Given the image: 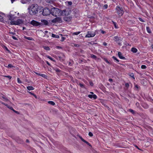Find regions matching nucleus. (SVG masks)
<instances>
[{
    "instance_id": "1",
    "label": "nucleus",
    "mask_w": 153,
    "mask_h": 153,
    "mask_svg": "<svg viewBox=\"0 0 153 153\" xmlns=\"http://www.w3.org/2000/svg\"><path fill=\"white\" fill-rule=\"evenodd\" d=\"M30 8L31 10L29 11L30 14L31 15H33L38 13L39 7L38 4H33L30 6Z\"/></svg>"
},
{
    "instance_id": "2",
    "label": "nucleus",
    "mask_w": 153,
    "mask_h": 153,
    "mask_svg": "<svg viewBox=\"0 0 153 153\" xmlns=\"http://www.w3.org/2000/svg\"><path fill=\"white\" fill-rule=\"evenodd\" d=\"M61 10L56 7H53L51 9V14L53 16L56 17L57 16L61 15Z\"/></svg>"
},
{
    "instance_id": "3",
    "label": "nucleus",
    "mask_w": 153,
    "mask_h": 153,
    "mask_svg": "<svg viewBox=\"0 0 153 153\" xmlns=\"http://www.w3.org/2000/svg\"><path fill=\"white\" fill-rule=\"evenodd\" d=\"M116 10L117 13L120 16H122L124 13L122 7H120L119 6H117L116 7Z\"/></svg>"
},
{
    "instance_id": "4",
    "label": "nucleus",
    "mask_w": 153,
    "mask_h": 153,
    "mask_svg": "<svg viewBox=\"0 0 153 153\" xmlns=\"http://www.w3.org/2000/svg\"><path fill=\"white\" fill-rule=\"evenodd\" d=\"M51 13V10L48 8H45L43 10L42 14L44 16H47Z\"/></svg>"
},
{
    "instance_id": "5",
    "label": "nucleus",
    "mask_w": 153,
    "mask_h": 153,
    "mask_svg": "<svg viewBox=\"0 0 153 153\" xmlns=\"http://www.w3.org/2000/svg\"><path fill=\"white\" fill-rule=\"evenodd\" d=\"M23 23V21L22 20L19 19L15 21H11L10 22L11 24L12 25H19L22 24Z\"/></svg>"
},
{
    "instance_id": "6",
    "label": "nucleus",
    "mask_w": 153,
    "mask_h": 153,
    "mask_svg": "<svg viewBox=\"0 0 153 153\" xmlns=\"http://www.w3.org/2000/svg\"><path fill=\"white\" fill-rule=\"evenodd\" d=\"M51 22L53 23H61L62 22V20L61 18L60 17H56L54 19L52 20Z\"/></svg>"
},
{
    "instance_id": "7",
    "label": "nucleus",
    "mask_w": 153,
    "mask_h": 153,
    "mask_svg": "<svg viewBox=\"0 0 153 153\" xmlns=\"http://www.w3.org/2000/svg\"><path fill=\"white\" fill-rule=\"evenodd\" d=\"M95 35V32H92L91 31H88V33L85 36V37L90 38L94 37Z\"/></svg>"
},
{
    "instance_id": "8",
    "label": "nucleus",
    "mask_w": 153,
    "mask_h": 153,
    "mask_svg": "<svg viewBox=\"0 0 153 153\" xmlns=\"http://www.w3.org/2000/svg\"><path fill=\"white\" fill-rule=\"evenodd\" d=\"M69 14L68 10L65 9L62 11L61 10V15L63 16H65L68 15Z\"/></svg>"
},
{
    "instance_id": "9",
    "label": "nucleus",
    "mask_w": 153,
    "mask_h": 153,
    "mask_svg": "<svg viewBox=\"0 0 153 153\" xmlns=\"http://www.w3.org/2000/svg\"><path fill=\"white\" fill-rule=\"evenodd\" d=\"M30 24L35 26H37L41 25V23L37 22L35 20L32 21L30 23Z\"/></svg>"
},
{
    "instance_id": "10",
    "label": "nucleus",
    "mask_w": 153,
    "mask_h": 153,
    "mask_svg": "<svg viewBox=\"0 0 153 153\" xmlns=\"http://www.w3.org/2000/svg\"><path fill=\"white\" fill-rule=\"evenodd\" d=\"M78 136L79 137V138L82 141L86 143V144L89 145V146L91 147V144L90 143H89L87 141H86L84 140L81 136L79 135H78Z\"/></svg>"
},
{
    "instance_id": "11",
    "label": "nucleus",
    "mask_w": 153,
    "mask_h": 153,
    "mask_svg": "<svg viewBox=\"0 0 153 153\" xmlns=\"http://www.w3.org/2000/svg\"><path fill=\"white\" fill-rule=\"evenodd\" d=\"M71 18L72 17L70 16H66L64 18V20L66 22H69L71 20Z\"/></svg>"
},
{
    "instance_id": "12",
    "label": "nucleus",
    "mask_w": 153,
    "mask_h": 153,
    "mask_svg": "<svg viewBox=\"0 0 153 153\" xmlns=\"http://www.w3.org/2000/svg\"><path fill=\"white\" fill-rule=\"evenodd\" d=\"M118 56L120 59H125L126 58L125 57L122 56V54L121 52H119L118 53Z\"/></svg>"
},
{
    "instance_id": "13",
    "label": "nucleus",
    "mask_w": 153,
    "mask_h": 153,
    "mask_svg": "<svg viewBox=\"0 0 153 153\" xmlns=\"http://www.w3.org/2000/svg\"><path fill=\"white\" fill-rule=\"evenodd\" d=\"M7 17L8 19L12 21L14 19V17L13 15L11 14L9 15H7Z\"/></svg>"
},
{
    "instance_id": "14",
    "label": "nucleus",
    "mask_w": 153,
    "mask_h": 153,
    "mask_svg": "<svg viewBox=\"0 0 153 153\" xmlns=\"http://www.w3.org/2000/svg\"><path fill=\"white\" fill-rule=\"evenodd\" d=\"M88 97L90 98H93L94 99H96L97 98V97L95 94H89L88 95Z\"/></svg>"
},
{
    "instance_id": "15",
    "label": "nucleus",
    "mask_w": 153,
    "mask_h": 153,
    "mask_svg": "<svg viewBox=\"0 0 153 153\" xmlns=\"http://www.w3.org/2000/svg\"><path fill=\"white\" fill-rule=\"evenodd\" d=\"M59 58L61 61H63L65 59V56L64 54H62V56H59Z\"/></svg>"
},
{
    "instance_id": "16",
    "label": "nucleus",
    "mask_w": 153,
    "mask_h": 153,
    "mask_svg": "<svg viewBox=\"0 0 153 153\" xmlns=\"http://www.w3.org/2000/svg\"><path fill=\"white\" fill-rule=\"evenodd\" d=\"M35 73L37 75L41 76L42 77L46 78L47 77V76L44 74H40L38 73Z\"/></svg>"
},
{
    "instance_id": "17",
    "label": "nucleus",
    "mask_w": 153,
    "mask_h": 153,
    "mask_svg": "<svg viewBox=\"0 0 153 153\" xmlns=\"http://www.w3.org/2000/svg\"><path fill=\"white\" fill-rule=\"evenodd\" d=\"M5 15L4 13L0 14V21H3L4 20V18L5 17Z\"/></svg>"
},
{
    "instance_id": "18",
    "label": "nucleus",
    "mask_w": 153,
    "mask_h": 153,
    "mask_svg": "<svg viewBox=\"0 0 153 153\" xmlns=\"http://www.w3.org/2000/svg\"><path fill=\"white\" fill-rule=\"evenodd\" d=\"M32 0H21V2L23 4L27 3L28 2H30Z\"/></svg>"
},
{
    "instance_id": "19",
    "label": "nucleus",
    "mask_w": 153,
    "mask_h": 153,
    "mask_svg": "<svg viewBox=\"0 0 153 153\" xmlns=\"http://www.w3.org/2000/svg\"><path fill=\"white\" fill-rule=\"evenodd\" d=\"M41 22L43 24L45 25H47L48 24V21L45 20H42Z\"/></svg>"
},
{
    "instance_id": "20",
    "label": "nucleus",
    "mask_w": 153,
    "mask_h": 153,
    "mask_svg": "<svg viewBox=\"0 0 153 153\" xmlns=\"http://www.w3.org/2000/svg\"><path fill=\"white\" fill-rule=\"evenodd\" d=\"M114 40L116 42H117L120 40V38L117 36H114Z\"/></svg>"
},
{
    "instance_id": "21",
    "label": "nucleus",
    "mask_w": 153,
    "mask_h": 153,
    "mask_svg": "<svg viewBox=\"0 0 153 153\" xmlns=\"http://www.w3.org/2000/svg\"><path fill=\"white\" fill-rule=\"evenodd\" d=\"M27 89L28 90H32L34 89V88L31 86H28L27 87Z\"/></svg>"
},
{
    "instance_id": "22",
    "label": "nucleus",
    "mask_w": 153,
    "mask_h": 153,
    "mask_svg": "<svg viewBox=\"0 0 153 153\" xmlns=\"http://www.w3.org/2000/svg\"><path fill=\"white\" fill-rule=\"evenodd\" d=\"M131 51L134 53H136L137 52V49L134 48H132L131 49Z\"/></svg>"
},
{
    "instance_id": "23",
    "label": "nucleus",
    "mask_w": 153,
    "mask_h": 153,
    "mask_svg": "<svg viewBox=\"0 0 153 153\" xmlns=\"http://www.w3.org/2000/svg\"><path fill=\"white\" fill-rule=\"evenodd\" d=\"M52 36L53 37L55 38H58L59 37V36L58 35H56L53 33H52Z\"/></svg>"
},
{
    "instance_id": "24",
    "label": "nucleus",
    "mask_w": 153,
    "mask_h": 153,
    "mask_svg": "<svg viewBox=\"0 0 153 153\" xmlns=\"http://www.w3.org/2000/svg\"><path fill=\"white\" fill-rule=\"evenodd\" d=\"M73 60L70 59L68 62V65L71 66L73 64Z\"/></svg>"
},
{
    "instance_id": "25",
    "label": "nucleus",
    "mask_w": 153,
    "mask_h": 153,
    "mask_svg": "<svg viewBox=\"0 0 153 153\" xmlns=\"http://www.w3.org/2000/svg\"><path fill=\"white\" fill-rule=\"evenodd\" d=\"M48 103L49 104L52 105H55V103L52 101H48Z\"/></svg>"
},
{
    "instance_id": "26",
    "label": "nucleus",
    "mask_w": 153,
    "mask_h": 153,
    "mask_svg": "<svg viewBox=\"0 0 153 153\" xmlns=\"http://www.w3.org/2000/svg\"><path fill=\"white\" fill-rule=\"evenodd\" d=\"M54 1V0H46L47 2L50 4L53 3Z\"/></svg>"
},
{
    "instance_id": "27",
    "label": "nucleus",
    "mask_w": 153,
    "mask_h": 153,
    "mask_svg": "<svg viewBox=\"0 0 153 153\" xmlns=\"http://www.w3.org/2000/svg\"><path fill=\"white\" fill-rule=\"evenodd\" d=\"M112 22L113 24L114 25L115 27L116 28H118V27H117V23L116 22H114L113 21H112Z\"/></svg>"
},
{
    "instance_id": "28",
    "label": "nucleus",
    "mask_w": 153,
    "mask_h": 153,
    "mask_svg": "<svg viewBox=\"0 0 153 153\" xmlns=\"http://www.w3.org/2000/svg\"><path fill=\"white\" fill-rule=\"evenodd\" d=\"M91 58L95 59H96L97 58L96 56L93 54L91 55Z\"/></svg>"
},
{
    "instance_id": "29",
    "label": "nucleus",
    "mask_w": 153,
    "mask_h": 153,
    "mask_svg": "<svg viewBox=\"0 0 153 153\" xmlns=\"http://www.w3.org/2000/svg\"><path fill=\"white\" fill-rule=\"evenodd\" d=\"M5 67L7 68H13V66L11 64H9L8 66H5Z\"/></svg>"
},
{
    "instance_id": "30",
    "label": "nucleus",
    "mask_w": 153,
    "mask_h": 153,
    "mask_svg": "<svg viewBox=\"0 0 153 153\" xmlns=\"http://www.w3.org/2000/svg\"><path fill=\"white\" fill-rule=\"evenodd\" d=\"M146 30L149 33H151V30L149 27H146Z\"/></svg>"
},
{
    "instance_id": "31",
    "label": "nucleus",
    "mask_w": 153,
    "mask_h": 153,
    "mask_svg": "<svg viewBox=\"0 0 153 153\" xmlns=\"http://www.w3.org/2000/svg\"><path fill=\"white\" fill-rule=\"evenodd\" d=\"M47 51H49L50 50V48L48 46H43V47Z\"/></svg>"
},
{
    "instance_id": "32",
    "label": "nucleus",
    "mask_w": 153,
    "mask_h": 153,
    "mask_svg": "<svg viewBox=\"0 0 153 153\" xmlns=\"http://www.w3.org/2000/svg\"><path fill=\"white\" fill-rule=\"evenodd\" d=\"M1 103L4 105H5V106H6L7 107H8V108H9V109H10V107H11V106H9L7 104H5V103L3 102H1Z\"/></svg>"
},
{
    "instance_id": "33",
    "label": "nucleus",
    "mask_w": 153,
    "mask_h": 153,
    "mask_svg": "<svg viewBox=\"0 0 153 153\" xmlns=\"http://www.w3.org/2000/svg\"><path fill=\"white\" fill-rule=\"evenodd\" d=\"M143 107L145 108H149L148 105L146 104H143Z\"/></svg>"
},
{
    "instance_id": "34",
    "label": "nucleus",
    "mask_w": 153,
    "mask_h": 153,
    "mask_svg": "<svg viewBox=\"0 0 153 153\" xmlns=\"http://www.w3.org/2000/svg\"><path fill=\"white\" fill-rule=\"evenodd\" d=\"M80 33V32L79 31V32H74L72 33V34H73V35H77L78 34H79Z\"/></svg>"
},
{
    "instance_id": "35",
    "label": "nucleus",
    "mask_w": 153,
    "mask_h": 153,
    "mask_svg": "<svg viewBox=\"0 0 153 153\" xmlns=\"http://www.w3.org/2000/svg\"><path fill=\"white\" fill-rule=\"evenodd\" d=\"M54 70L57 72H59L60 71V69L57 68H54Z\"/></svg>"
},
{
    "instance_id": "36",
    "label": "nucleus",
    "mask_w": 153,
    "mask_h": 153,
    "mask_svg": "<svg viewBox=\"0 0 153 153\" xmlns=\"http://www.w3.org/2000/svg\"><path fill=\"white\" fill-rule=\"evenodd\" d=\"M25 39H27L29 40H32L33 39L32 38H31V37H30L25 36Z\"/></svg>"
},
{
    "instance_id": "37",
    "label": "nucleus",
    "mask_w": 153,
    "mask_h": 153,
    "mask_svg": "<svg viewBox=\"0 0 153 153\" xmlns=\"http://www.w3.org/2000/svg\"><path fill=\"white\" fill-rule=\"evenodd\" d=\"M112 58L114 59V60H116L117 62H119V60L118 59H117L115 56H113Z\"/></svg>"
},
{
    "instance_id": "38",
    "label": "nucleus",
    "mask_w": 153,
    "mask_h": 153,
    "mask_svg": "<svg viewBox=\"0 0 153 153\" xmlns=\"http://www.w3.org/2000/svg\"><path fill=\"white\" fill-rule=\"evenodd\" d=\"M2 98L4 99V101H6V102H7V101H9V100L8 99H7V98L6 97H4V96H2Z\"/></svg>"
},
{
    "instance_id": "39",
    "label": "nucleus",
    "mask_w": 153,
    "mask_h": 153,
    "mask_svg": "<svg viewBox=\"0 0 153 153\" xmlns=\"http://www.w3.org/2000/svg\"><path fill=\"white\" fill-rule=\"evenodd\" d=\"M141 67L142 69H146L147 68L146 66L144 65H142Z\"/></svg>"
},
{
    "instance_id": "40",
    "label": "nucleus",
    "mask_w": 153,
    "mask_h": 153,
    "mask_svg": "<svg viewBox=\"0 0 153 153\" xmlns=\"http://www.w3.org/2000/svg\"><path fill=\"white\" fill-rule=\"evenodd\" d=\"M129 111L130 112L133 114H134V111L132 109H130L129 110Z\"/></svg>"
},
{
    "instance_id": "41",
    "label": "nucleus",
    "mask_w": 153,
    "mask_h": 153,
    "mask_svg": "<svg viewBox=\"0 0 153 153\" xmlns=\"http://www.w3.org/2000/svg\"><path fill=\"white\" fill-rule=\"evenodd\" d=\"M79 85L81 88H85L84 85V84H82V83H79Z\"/></svg>"
},
{
    "instance_id": "42",
    "label": "nucleus",
    "mask_w": 153,
    "mask_h": 153,
    "mask_svg": "<svg viewBox=\"0 0 153 153\" xmlns=\"http://www.w3.org/2000/svg\"><path fill=\"white\" fill-rule=\"evenodd\" d=\"M4 76L5 77L8 78L9 79H11L12 78V77L10 76Z\"/></svg>"
},
{
    "instance_id": "43",
    "label": "nucleus",
    "mask_w": 153,
    "mask_h": 153,
    "mask_svg": "<svg viewBox=\"0 0 153 153\" xmlns=\"http://www.w3.org/2000/svg\"><path fill=\"white\" fill-rule=\"evenodd\" d=\"M66 39V38L65 37H62V38H61V39L60 40V41H61V42H63V41L64 40H65V39Z\"/></svg>"
},
{
    "instance_id": "44",
    "label": "nucleus",
    "mask_w": 153,
    "mask_h": 153,
    "mask_svg": "<svg viewBox=\"0 0 153 153\" xmlns=\"http://www.w3.org/2000/svg\"><path fill=\"white\" fill-rule=\"evenodd\" d=\"M130 76L132 77L133 79H134V75L133 73H132L130 75Z\"/></svg>"
},
{
    "instance_id": "45",
    "label": "nucleus",
    "mask_w": 153,
    "mask_h": 153,
    "mask_svg": "<svg viewBox=\"0 0 153 153\" xmlns=\"http://www.w3.org/2000/svg\"><path fill=\"white\" fill-rule=\"evenodd\" d=\"M48 58H49V59H51V60L53 61H54V62L55 61V60H53V59H52L51 57L49 56H48Z\"/></svg>"
},
{
    "instance_id": "46",
    "label": "nucleus",
    "mask_w": 153,
    "mask_h": 153,
    "mask_svg": "<svg viewBox=\"0 0 153 153\" xmlns=\"http://www.w3.org/2000/svg\"><path fill=\"white\" fill-rule=\"evenodd\" d=\"M88 135L89 136L91 137L93 136V134L92 132H90L88 133Z\"/></svg>"
},
{
    "instance_id": "47",
    "label": "nucleus",
    "mask_w": 153,
    "mask_h": 153,
    "mask_svg": "<svg viewBox=\"0 0 153 153\" xmlns=\"http://www.w3.org/2000/svg\"><path fill=\"white\" fill-rule=\"evenodd\" d=\"M89 43L90 44H91L92 45H94V44H97V43H94L93 42H92V41H91V42H89Z\"/></svg>"
},
{
    "instance_id": "48",
    "label": "nucleus",
    "mask_w": 153,
    "mask_h": 153,
    "mask_svg": "<svg viewBox=\"0 0 153 153\" xmlns=\"http://www.w3.org/2000/svg\"><path fill=\"white\" fill-rule=\"evenodd\" d=\"M139 20L141 21V22H145V21L144 20H143L141 18H139Z\"/></svg>"
},
{
    "instance_id": "49",
    "label": "nucleus",
    "mask_w": 153,
    "mask_h": 153,
    "mask_svg": "<svg viewBox=\"0 0 153 153\" xmlns=\"http://www.w3.org/2000/svg\"><path fill=\"white\" fill-rule=\"evenodd\" d=\"M17 81H18V82L19 83H22V81H21V80H20V79L19 78H17Z\"/></svg>"
},
{
    "instance_id": "50",
    "label": "nucleus",
    "mask_w": 153,
    "mask_h": 153,
    "mask_svg": "<svg viewBox=\"0 0 153 153\" xmlns=\"http://www.w3.org/2000/svg\"><path fill=\"white\" fill-rule=\"evenodd\" d=\"M105 61L106 62L108 63V64H110V63L108 61L107 59H105Z\"/></svg>"
},
{
    "instance_id": "51",
    "label": "nucleus",
    "mask_w": 153,
    "mask_h": 153,
    "mask_svg": "<svg viewBox=\"0 0 153 153\" xmlns=\"http://www.w3.org/2000/svg\"><path fill=\"white\" fill-rule=\"evenodd\" d=\"M103 7L105 9H106L107 7H108V5L107 4H105V5H104V6H103Z\"/></svg>"
},
{
    "instance_id": "52",
    "label": "nucleus",
    "mask_w": 153,
    "mask_h": 153,
    "mask_svg": "<svg viewBox=\"0 0 153 153\" xmlns=\"http://www.w3.org/2000/svg\"><path fill=\"white\" fill-rule=\"evenodd\" d=\"M129 85L128 83H126L125 84V86L126 87L128 88L129 87Z\"/></svg>"
},
{
    "instance_id": "53",
    "label": "nucleus",
    "mask_w": 153,
    "mask_h": 153,
    "mask_svg": "<svg viewBox=\"0 0 153 153\" xmlns=\"http://www.w3.org/2000/svg\"><path fill=\"white\" fill-rule=\"evenodd\" d=\"M12 38L14 39H15V40H17V39L16 38V37H15V36H12Z\"/></svg>"
},
{
    "instance_id": "54",
    "label": "nucleus",
    "mask_w": 153,
    "mask_h": 153,
    "mask_svg": "<svg viewBox=\"0 0 153 153\" xmlns=\"http://www.w3.org/2000/svg\"><path fill=\"white\" fill-rule=\"evenodd\" d=\"M10 109L12 110L13 112H14L15 111H16V110H14L13 109V108L12 107H10Z\"/></svg>"
},
{
    "instance_id": "55",
    "label": "nucleus",
    "mask_w": 153,
    "mask_h": 153,
    "mask_svg": "<svg viewBox=\"0 0 153 153\" xmlns=\"http://www.w3.org/2000/svg\"><path fill=\"white\" fill-rule=\"evenodd\" d=\"M5 49L7 51L9 52H10V51L6 47H5Z\"/></svg>"
},
{
    "instance_id": "56",
    "label": "nucleus",
    "mask_w": 153,
    "mask_h": 153,
    "mask_svg": "<svg viewBox=\"0 0 153 153\" xmlns=\"http://www.w3.org/2000/svg\"><path fill=\"white\" fill-rule=\"evenodd\" d=\"M100 30L101 31V32L102 33V34H104L105 33V31H103V30Z\"/></svg>"
},
{
    "instance_id": "57",
    "label": "nucleus",
    "mask_w": 153,
    "mask_h": 153,
    "mask_svg": "<svg viewBox=\"0 0 153 153\" xmlns=\"http://www.w3.org/2000/svg\"><path fill=\"white\" fill-rule=\"evenodd\" d=\"M103 45L104 46H106L107 45V43L105 42H104L103 43Z\"/></svg>"
},
{
    "instance_id": "58",
    "label": "nucleus",
    "mask_w": 153,
    "mask_h": 153,
    "mask_svg": "<svg viewBox=\"0 0 153 153\" xmlns=\"http://www.w3.org/2000/svg\"><path fill=\"white\" fill-rule=\"evenodd\" d=\"M74 46L77 47H78L79 46V45H77V44H74Z\"/></svg>"
},
{
    "instance_id": "59",
    "label": "nucleus",
    "mask_w": 153,
    "mask_h": 153,
    "mask_svg": "<svg viewBox=\"0 0 153 153\" xmlns=\"http://www.w3.org/2000/svg\"><path fill=\"white\" fill-rule=\"evenodd\" d=\"M95 2L96 4H98V6L99 5V3L97 1H95Z\"/></svg>"
},
{
    "instance_id": "60",
    "label": "nucleus",
    "mask_w": 153,
    "mask_h": 153,
    "mask_svg": "<svg viewBox=\"0 0 153 153\" xmlns=\"http://www.w3.org/2000/svg\"><path fill=\"white\" fill-rule=\"evenodd\" d=\"M9 33H10L12 34H13V35H15V33L13 32H10Z\"/></svg>"
},
{
    "instance_id": "61",
    "label": "nucleus",
    "mask_w": 153,
    "mask_h": 153,
    "mask_svg": "<svg viewBox=\"0 0 153 153\" xmlns=\"http://www.w3.org/2000/svg\"><path fill=\"white\" fill-rule=\"evenodd\" d=\"M29 93L31 95H33L34 94L33 93H31V92H29Z\"/></svg>"
},
{
    "instance_id": "62",
    "label": "nucleus",
    "mask_w": 153,
    "mask_h": 153,
    "mask_svg": "<svg viewBox=\"0 0 153 153\" xmlns=\"http://www.w3.org/2000/svg\"><path fill=\"white\" fill-rule=\"evenodd\" d=\"M109 81H110V82H112V81H113V79H111H111H109Z\"/></svg>"
},
{
    "instance_id": "63",
    "label": "nucleus",
    "mask_w": 153,
    "mask_h": 153,
    "mask_svg": "<svg viewBox=\"0 0 153 153\" xmlns=\"http://www.w3.org/2000/svg\"><path fill=\"white\" fill-rule=\"evenodd\" d=\"M46 62H47V64H48V65H49V66H50V65H51L49 63V62H48V61H46Z\"/></svg>"
},
{
    "instance_id": "64",
    "label": "nucleus",
    "mask_w": 153,
    "mask_h": 153,
    "mask_svg": "<svg viewBox=\"0 0 153 153\" xmlns=\"http://www.w3.org/2000/svg\"><path fill=\"white\" fill-rule=\"evenodd\" d=\"M14 112H15L16 113H17L18 114H19V112L16 111H15Z\"/></svg>"
}]
</instances>
